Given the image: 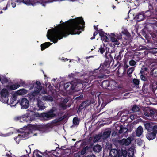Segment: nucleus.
<instances>
[{
  "label": "nucleus",
  "mask_w": 157,
  "mask_h": 157,
  "mask_svg": "<svg viewBox=\"0 0 157 157\" xmlns=\"http://www.w3.org/2000/svg\"><path fill=\"white\" fill-rule=\"evenodd\" d=\"M58 25L57 27H55L52 30H48L47 36L51 42L54 43H57L58 40L63 37H65L69 35L79 34L82 31H84L85 23L82 17L71 19L67 21L66 23L68 25L64 26V23Z\"/></svg>",
  "instance_id": "f257e3e1"
},
{
  "label": "nucleus",
  "mask_w": 157,
  "mask_h": 157,
  "mask_svg": "<svg viewBox=\"0 0 157 157\" xmlns=\"http://www.w3.org/2000/svg\"><path fill=\"white\" fill-rule=\"evenodd\" d=\"M110 63L105 60L104 63L100 64L99 67L94 71L90 72V76L88 77L89 80L98 78H105L108 77V74L110 73L109 69Z\"/></svg>",
  "instance_id": "f03ea898"
},
{
  "label": "nucleus",
  "mask_w": 157,
  "mask_h": 157,
  "mask_svg": "<svg viewBox=\"0 0 157 157\" xmlns=\"http://www.w3.org/2000/svg\"><path fill=\"white\" fill-rule=\"evenodd\" d=\"M28 112L23 115V117H26V119L29 120V121H32L35 120L36 117H42L45 120H49L56 116V114L53 113L54 110L52 109H50L47 112H43L40 114L38 113H35L33 110L28 109Z\"/></svg>",
  "instance_id": "7ed1b4c3"
},
{
  "label": "nucleus",
  "mask_w": 157,
  "mask_h": 157,
  "mask_svg": "<svg viewBox=\"0 0 157 157\" xmlns=\"http://www.w3.org/2000/svg\"><path fill=\"white\" fill-rule=\"evenodd\" d=\"M50 127L49 125H33L30 127V128L25 130L24 132H21V134H18L17 136L14 138V140L17 141V140L18 138H28L29 135L33 133V130H38L39 131L44 132L48 131Z\"/></svg>",
  "instance_id": "20e7f679"
},
{
  "label": "nucleus",
  "mask_w": 157,
  "mask_h": 157,
  "mask_svg": "<svg viewBox=\"0 0 157 157\" xmlns=\"http://www.w3.org/2000/svg\"><path fill=\"white\" fill-rule=\"evenodd\" d=\"M149 76H148L147 83H150V88L154 92L157 88V66L152 64Z\"/></svg>",
  "instance_id": "39448f33"
},
{
  "label": "nucleus",
  "mask_w": 157,
  "mask_h": 157,
  "mask_svg": "<svg viewBox=\"0 0 157 157\" xmlns=\"http://www.w3.org/2000/svg\"><path fill=\"white\" fill-rule=\"evenodd\" d=\"M109 155L112 157H126L127 152L125 150L121 151L115 149H111L109 152Z\"/></svg>",
  "instance_id": "423d86ee"
},
{
  "label": "nucleus",
  "mask_w": 157,
  "mask_h": 157,
  "mask_svg": "<svg viewBox=\"0 0 157 157\" xmlns=\"http://www.w3.org/2000/svg\"><path fill=\"white\" fill-rule=\"evenodd\" d=\"M79 85H80L81 86L78 90H80L82 89V84L78 83L73 81H72L65 83L64 85V87L66 90L69 88L70 90H74L76 87H78Z\"/></svg>",
  "instance_id": "0eeeda50"
},
{
  "label": "nucleus",
  "mask_w": 157,
  "mask_h": 157,
  "mask_svg": "<svg viewBox=\"0 0 157 157\" xmlns=\"http://www.w3.org/2000/svg\"><path fill=\"white\" fill-rule=\"evenodd\" d=\"M9 92L6 89H3L1 91V101L4 103H7L8 101V95Z\"/></svg>",
  "instance_id": "6e6552de"
},
{
  "label": "nucleus",
  "mask_w": 157,
  "mask_h": 157,
  "mask_svg": "<svg viewBox=\"0 0 157 157\" xmlns=\"http://www.w3.org/2000/svg\"><path fill=\"white\" fill-rule=\"evenodd\" d=\"M15 1L17 2H22L26 4H31L33 5L36 3H40L42 0H15Z\"/></svg>",
  "instance_id": "1a4fd4ad"
},
{
  "label": "nucleus",
  "mask_w": 157,
  "mask_h": 157,
  "mask_svg": "<svg viewBox=\"0 0 157 157\" xmlns=\"http://www.w3.org/2000/svg\"><path fill=\"white\" fill-rule=\"evenodd\" d=\"M21 108L22 109H26L29 106V101L26 98H23L20 102Z\"/></svg>",
  "instance_id": "9d476101"
},
{
  "label": "nucleus",
  "mask_w": 157,
  "mask_h": 157,
  "mask_svg": "<svg viewBox=\"0 0 157 157\" xmlns=\"http://www.w3.org/2000/svg\"><path fill=\"white\" fill-rule=\"evenodd\" d=\"M145 128L148 131H157V125L153 126L149 123H147L144 124Z\"/></svg>",
  "instance_id": "9b49d317"
},
{
  "label": "nucleus",
  "mask_w": 157,
  "mask_h": 157,
  "mask_svg": "<svg viewBox=\"0 0 157 157\" xmlns=\"http://www.w3.org/2000/svg\"><path fill=\"white\" fill-rule=\"evenodd\" d=\"M68 101V100L67 98H65L63 100L61 101L59 105V107L62 110H65L67 109V107H70V105H68L66 104Z\"/></svg>",
  "instance_id": "f8f14e48"
},
{
  "label": "nucleus",
  "mask_w": 157,
  "mask_h": 157,
  "mask_svg": "<svg viewBox=\"0 0 157 157\" xmlns=\"http://www.w3.org/2000/svg\"><path fill=\"white\" fill-rule=\"evenodd\" d=\"M99 34L101 37V39L102 41L104 42H107L108 38L107 36V34L106 33L103 31L102 29H99Z\"/></svg>",
  "instance_id": "ddd939ff"
},
{
  "label": "nucleus",
  "mask_w": 157,
  "mask_h": 157,
  "mask_svg": "<svg viewBox=\"0 0 157 157\" xmlns=\"http://www.w3.org/2000/svg\"><path fill=\"white\" fill-rule=\"evenodd\" d=\"M145 17L144 12L143 11L138 13L135 17V19L138 21H143Z\"/></svg>",
  "instance_id": "4468645a"
},
{
  "label": "nucleus",
  "mask_w": 157,
  "mask_h": 157,
  "mask_svg": "<svg viewBox=\"0 0 157 157\" xmlns=\"http://www.w3.org/2000/svg\"><path fill=\"white\" fill-rule=\"evenodd\" d=\"M152 132H149L146 135V138L149 140H151L155 139L157 133V131H152Z\"/></svg>",
  "instance_id": "2eb2a0df"
},
{
  "label": "nucleus",
  "mask_w": 157,
  "mask_h": 157,
  "mask_svg": "<svg viewBox=\"0 0 157 157\" xmlns=\"http://www.w3.org/2000/svg\"><path fill=\"white\" fill-rule=\"evenodd\" d=\"M117 84L114 80L109 81V86L108 89L110 90H114L117 89Z\"/></svg>",
  "instance_id": "dca6fc26"
},
{
  "label": "nucleus",
  "mask_w": 157,
  "mask_h": 157,
  "mask_svg": "<svg viewBox=\"0 0 157 157\" xmlns=\"http://www.w3.org/2000/svg\"><path fill=\"white\" fill-rule=\"evenodd\" d=\"M37 105L39 108L37 109L35 107L34 108V110H43L45 108V106L44 105L43 103L40 100H37Z\"/></svg>",
  "instance_id": "f3484780"
},
{
  "label": "nucleus",
  "mask_w": 157,
  "mask_h": 157,
  "mask_svg": "<svg viewBox=\"0 0 157 157\" xmlns=\"http://www.w3.org/2000/svg\"><path fill=\"white\" fill-rule=\"evenodd\" d=\"M113 53V51L111 50V52L109 53V56H108V55L109 52H106L105 54V56L106 58L105 60H106L108 62H109V63H111L112 61H113V62L114 61V60L113 58V57L111 55V53Z\"/></svg>",
  "instance_id": "a211bd4d"
},
{
  "label": "nucleus",
  "mask_w": 157,
  "mask_h": 157,
  "mask_svg": "<svg viewBox=\"0 0 157 157\" xmlns=\"http://www.w3.org/2000/svg\"><path fill=\"white\" fill-rule=\"evenodd\" d=\"M155 114V112L152 109H148L147 110H145L144 111V115L148 117H153Z\"/></svg>",
  "instance_id": "6ab92c4d"
},
{
  "label": "nucleus",
  "mask_w": 157,
  "mask_h": 157,
  "mask_svg": "<svg viewBox=\"0 0 157 157\" xmlns=\"http://www.w3.org/2000/svg\"><path fill=\"white\" fill-rule=\"evenodd\" d=\"M110 39L111 41L113 42V44H111V46L113 47H114L116 45H119L120 43L118 40H117V39L115 37H110Z\"/></svg>",
  "instance_id": "aec40b11"
},
{
  "label": "nucleus",
  "mask_w": 157,
  "mask_h": 157,
  "mask_svg": "<svg viewBox=\"0 0 157 157\" xmlns=\"http://www.w3.org/2000/svg\"><path fill=\"white\" fill-rule=\"evenodd\" d=\"M42 89V86H36L34 87V92L32 93V95L34 96L35 95L38 94Z\"/></svg>",
  "instance_id": "412c9836"
},
{
  "label": "nucleus",
  "mask_w": 157,
  "mask_h": 157,
  "mask_svg": "<svg viewBox=\"0 0 157 157\" xmlns=\"http://www.w3.org/2000/svg\"><path fill=\"white\" fill-rule=\"evenodd\" d=\"M17 95L14 94L12 95V97H11V98L10 99V103L11 105L16 104L17 103V101H17Z\"/></svg>",
  "instance_id": "4be33fe9"
},
{
  "label": "nucleus",
  "mask_w": 157,
  "mask_h": 157,
  "mask_svg": "<svg viewBox=\"0 0 157 157\" xmlns=\"http://www.w3.org/2000/svg\"><path fill=\"white\" fill-rule=\"evenodd\" d=\"M123 51H120L119 53L118 54H115L114 56V59L117 61V62H119V61L121 60L122 57L123 56V55L122 54Z\"/></svg>",
  "instance_id": "5701e85b"
},
{
  "label": "nucleus",
  "mask_w": 157,
  "mask_h": 157,
  "mask_svg": "<svg viewBox=\"0 0 157 157\" xmlns=\"http://www.w3.org/2000/svg\"><path fill=\"white\" fill-rule=\"evenodd\" d=\"M20 85L18 83L11 84L7 86V88L10 90H15L20 87Z\"/></svg>",
  "instance_id": "b1692460"
},
{
  "label": "nucleus",
  "mask_w": 157,
  "mask_h": 157,
  "mask_svg": "<svg viewBox=\"0 0 157 157\" xmlns=\"http://www.w3.org/2000/svg\"><path fill=\"white\" fill-rule=\"evenodd\" d=\"M52 44L50 42H46L42 44L41 45V51L45 50L47 48L49 47Z\"/></svg>",
  "instance_id": "393cba45"
},
{
  "label": "nucleus",
  "mask_w": 157,
  "mask_h": 157,
  "mask_svg": "<svg viewBox=\"0 0 157 157\" xmlns=\"http://www.w3.org/2000/svg\"><path fill=\"white\" fill-rule=\"evenodd\" d=\"M118 129H119V130L118 131V133L119 134H121L123 133V132H126L128 130L127 128L123 126L122 125H120L118 127Z\"/></svg>",
  "instance_id": "a878e982"
},
{
  "label": "nucleus",
  "mask_w": 157,
  "mask_h": 157,
  "mask_svg": "<svg viewBox=\"0 0 157 157\" xmlns=\"http://www.w3.org/2000/svg\"><path fill=\"white\" fill-rule=\"evenodd\" d=\"M109 81L108 80H105L103 81L101 84V86L104 89L109 88Z\"/></svg>",
  "instance_id": "bb28decb"
},
{
  "label": "nucleus",
  "mask_w": 157,
  "mask_h": 157,
  "mask_svg": "<svg viewBox=\"0 0 157 157\" xmlns=\"http://www.w3.org/2000/svg\"><path fill=\"white\" fill-rule=\"evenodd\" d=\"M102 147L99 145H96L94 146L93 150L95 152H99L101 150Z\"/></svg>",
  "instance_id": "cd10ccee"
},
{
  "label": "nucleus",
  "mask_w": 157,
  "mask_h": 157,
  "mask_svg": "<svg viewBox=\"0 0 157 157\" xmlns=\"http://www.w3.org/2000/svg\"><path fill=\"white\" fill-rule=\"evenodd\" d=\"M111 134V131L110 130H107L104 132L102 135V137L103 138L105 139L108 138L110 135Z\"/></svg>",
  "instance_id": "c85d7f7f"
},
{
  "label": "nucleus",
  "mask_w": 157,
  "mask_h": 157,
  "mask_svg": "<svg viewBox=\"0 0 157 157\" xmlns=\"http://www.w3.org/2000/svg\"><path fill=\"white\" fill-rule=\"evenodd\" d=\"M143 132L142 128L141 126H139L137 128L136 132V135L137 136L139 137L141 136Z\"/></svg>",
  "instance_id": "c756f323"
},
{
  "label": "nucleus",
  "mask_w": 157,
  "mask_h": 157,
  "mask_svg": "<svg viewBox=\"0 0 157 157\" xmlns=\"http://www.w3.org/2000/svg\"><path fill=\"white\" fill-rule=\"evenodd\" d=\"M131 110L133 112H139L140 110V109L139 107L136 104L133 105Z\"/></svg>",
  "instance_id": "7c9ffc66"
},
{
  "label": "nucleus",
  "mask_w": 157,
  "mask_h": 157,
  "mask_svg": "<svg viewBox=\"0 0 157 157\" xmlns=\"http://www.w3.org/2000/svg\"><path fill=\"white\" fill-rule=\"evenodd\" d=\"M27 92L26 90L24 89H20L17 91V93L19 95H23L26 94Z\"/></svg>",
  "instance_id": "2f4dec72"
},
{
  "label": "nucleus",
  "mask_w": 157,
  "mask_h": 157,
  "mask_svg": "<svg viewBox=\"0 0 157 157\" xmlns=\"http://www.w3.org/2000/svg\"><path fill=\"white\" fill-rule=\"evenodd\" d=\"M149 52L150 53L157 56V48H151L149 50Z\"/></svg>",
  "instance_id": "473e14b6"
},
{
  "label": "nucleus",
  "mask_w": 157,
  "mask_h": 157,
  "mask_svg": "<svg viewBox=\"0 0 157 157\" xmlns=\"http://www.w3.org/2000/svg\"><path fill=\"white\" fill-rule=\"evenodd\" d=\"M140 78L143 81H146L145 83L146 84L149 85V86H150V83H147V80H148V78H147V77L144 75H140Z\"/></svg>",
  "instance_id": "72a5a7b5"
},
{
  "label": "nucleus",
  "mask_w": 157,
  "mask_h": 157,
  "mask_svg": "<svg viewBox=\"0 0 157 157\" xmlns=\"http://www.w3.org/2000/svg\"><path fill=\"white\" fill-rule=\"evenodd\" d=\"M73 123L74 125H78L79 123V120L77 117H75L73 120Z\"/></svg>",
  "instance_id": "f704fd0d"
},
{
  "label": "nucleus",
  "mask_w": 157,
  "mask_h": 157,
  "mask_svg": "<svg viewBox=\"0 0 157 157\" xmlns=\"http://www.w3.org/2000/svg\"><path fill=\"white\" fill-rule=\"evenodd\" d=\"M90 148V147L87 146L84 147L81 151V154L82 155L85 154L86 152V151L88 150Z\"/></svg>",
  "instance_id": "c9c22d12"
},
{
  "label": "nucleus",
  "mask_w": 157,
  "mask_h": 157,
  "mask_svg": "<svg viewBox=\"0 0 157 157\" xmlns=\"http://www.w3.org/2000/svg\"><path fill=\"white\" fill-rule=\"evenodd\" d=\"M44 98L45 101L51 102L53 101V98L50 95L45 96L44 97Z\"/></svg>",
  "instance_id": "e433bc0d"
},
{
  "label": "nucleus",
  "mask_w": 157,
  "mask_h": 157,
  "mask_svg": "<svg viewBox=\"0 0 157 157\" xmlns=\"http://www.w3.org/2000/svg\"><path fill=\"white\" fill-rule=\"evenodd\" d=\"M134 70V67H131L127 70V74L129 76H130V75L131 74H132V73Z\"/></svg>",
  "instance_id": "4c0bfd02"
},
{
  "label": "nucleus",
  "mask_w": 157,
  "mask_h": 157,
  "mask_svg": "<svg viewBox=\"0 0 157 157\" xmlns=\"http://www.w3.org/2000/svg\"><path fill=\"white\" fill-rule=\"evenodd\" d=\"M38 152L40 153H41L38 150H35L33 153V156H36V157H42V156L41 155H39L38 154Z\"/></svg>",
  "instance_id": "58836bf2"
},
{
  "label": "nucleus",
  "mask_w": 157,
  "mask_h": 157,
  "mask_svg": "<svg viewBox=\"0 0 157 157\" xmlns=\"http://www.w3.org/2000/svg\"><path fill=\"white\" fill-rule=\"evenodd\" d=\"M152 12V11L149 10H147V11H145V12H144V15H145V17H150L151 15Z\"/></svg>",
  "instance_id": "ea45409f"
},
{
  "label": "nucleus",
  "mask_w": 157,
  "mask_h": 157,
  "mask_svg": "<svg viewBox=\"0 0 157 157\" xmlns=\"http://www.w3.org/2000/svg\"><path fill=\"white\" fill-rule=\"evenodd\" d=\"M133 82L134 85L137 87L139 84L140 80L136 78H134L133 80Z\"/></svg>",
  "instance_id": "a19ab883"
},
{
  "label": "nucleus",
  "mask_w": 157,
  "mask_h": 157,
  "mask_svg": "<svg viewBox=\"0 0 157 157\" xmlns=\"http://www.w3.org/2000/svg\"><path fill=\"white\" fill-rule=\"evenodd\" d=\"M6 5L4 1L3 0H1L0 1V9L2 10V8L4 7H5V6Z\"/></svg>",
  "instance_id": "79ce46f5"
},
{
  "label": "nucleus",
  "mask_w": 157,
  "mask_h": 157,
  "mask_svg": "<svg viewBox=\"0 0 157 157\" xmlns=\"http://www.w3.org/2000/svg\"><path fill=\"white\" fill-rule=\"evenodd\" d=\"M84 103L86 105V107L90 105L91 104H92L93 102H91L90 100H87L84 101Z\"/></svg>",
  "instance_id": "37998d69"
},
{
  "label": "nucleus",
  "mask_w": 157,
  "mask_h": 157,
  "mask_svg": "<svg viewBox=\"0 0 157 157\" xmlns=\"http://www.w3.org/2000/svg\"><path fill=\"white\" fill-rule=\"evenodd\" d=\"M10 1L8 2L7 3L6 6L5 7H4L3 8H2L3 10H7L8 8V7L10 6Z\"/></svg>",
  "instance_id": "c03bdc74"
},
{
  "label": "nucleus",
  "mask_w": 157,
  "mask_h": 157,
  "mask_svg": "<svg viewBox=\"0 0 157 157\" xmlns=\"http://www.w3.org/2000/svg\"><path fill=\"white\" fill-rule=\"evenodd\" d=\"M83 98V95L82 94H81L79 96L75 97V100H77V101H79L81 100Z\"/></svg>",
  "instance_id": "a18cd8bd"
},
{
  "label": "nucleus",
  "mask_w": 157,
  "mask_h": 157,
  "mask_svg": "<svg viewBox=\"0 0 157 157\" xmlns=\"http://www.w3.org/2000/svg\"><path fill=\"white\" fill-rule=\"evenodd\" d=\"M98 51L101 54H103L105 51V49L104 48L102 47V46H101V47L99 48Z\"/></svg>",
  "instance_id": "49530a36"
},
{
  "label": "nucleus",
  "mask_w": 157,
  "mask_h": 157,
  "mask_svg": "<svg viewBox=\"0 0 157 157\" xmlns=\"http://www.w3.org/2000/svg\"><path fill=\"white\" fill-rule=\"evenodd\" d=\"M129 64L132 66H134L136 64V62L133 59H132L129 61Z\"/></svg>",
  "instance_id": "de8ad7c7"
},
{
  "label": "nucleus",
  "mask_w": 157,
  "mask_h": 157,
  "mask_svg": "<svg viewBox=\"0 0 157 157\" xmlns=\"http://www.w3.org/2000/svg\"><path fill=\"white\" fill-rule=\"evenodd\" d=\"M1 82L2 84L7 83L8 82V79L6 78H3L2 79H1Z\"/></svg>",
  "instance_id": "09e8293b"
},
{
  "label": "nucleus",
  "mask_w": 157,
  "mask_h": 157,
  "mask_svg": "<svg viewBox=\"0 0 157 157\" xmlns=\"http://www.w3.org/2000/svg\"><path fill=\"white\" fill-rule=\"evenodd\" d=\"M118 143L121 145H124V139H123L121 140H118Z\"/></svg>",
  "instance_id": "8fccbe9b"
},
{
  "label": "nucleus",
  "mask_w": 157,
  "mask_h": 157,
  "mask_svg": "<svg viewBox=\"0 0 157 157\" xmlns=\"http://www.w3.org/2000/svg\"><path fill=\"white\" fill-rule=\"evenodd\" d=\"M59 121V119H55L54 120L52 121V123L53 124H55L58 123Z\"/></svg>",
  "instance_id": "3c124183"
},
{
  "label": "nucleus",
  "mask_w": 157,
  "mask_h": 157,
  "mask_svg": "<svg viewBox=\"0 0 157 157\" xmlns=\"http://www.w3.org/2000/svg\"><path fill=\"white\" fill-rule=\"evenodd\" d=\"M112 147V144H107L106 145V148L108 149L111 150Z\"/></svg>",
  "instance_id": "603ef678"
},
{
  "label": "nucleus",
  "mask_w": 157,
  "mask_h": 157,
  "mask_svg": "<svg viewBox=\"0 0 157 157\" xmlns=\"http://www.w3.org/2000/svg\"><path fill=\"white\" fill-rule=\"evenodd\" d=\"M148 8L149 10H148L152 12V10H153V8L152 4L149 3L148 5Z\"/></svg>",
  "instance_id": "864d4df0"
},
{
  "label": "nucleus",
  "mask_w": 157,
  "mask_h": 157,
  "mask_svg": "<svg viewBox=\"0 0 157 157\" xmlns=\"http://www.w3.org/2000/svg\"><path fill=\"white\" fill-rule=\"evenodd\" d=\"M124 141V144L125 146H128L130 144L129 143V142H128L126 139H123Z\"/></svg>",
  "instance_id": "5fc2aeb1"
},
{
  "label": "nucleus",
  "mask_w": 157,
  "mask_h": 157,
  "mask_svg": "<svg viewBox=\"0 0 157 157\" xmlns=\"http://www.w3.org/2000/svg\"><path fill=\"white\" fill-rule=\"evenodd\" d=\"M98 31H96V32H94V33L93 34V37H91L90 38V39L91 40H93V39H95L96 35L98 34Z\"/></svg>",
  "instance_id": "6e6d98bb"
},
{
  "label": "nucleus",
  "mask_w": 157,
  "mask_h": 157,
  "mask_svg": "<svg viewBox=\"0 0 157 157\" xmlns=\"http://www.w3.org/2000/svg\"><path fill=\"white\" fill-rule=\"evenodd\" d=\"M115 37L117 39V40H119L122 39V36L121 35H119L117 34H116Z\"/></svg>",
  "instance_id": "4d7b16f0"
},
{
  "label": "nucleus",
  "mask_w": 157,
  "mask_h": 157,
  "mask_svg": "<svg viewBox=\"0 0 157 157\" xmlns=\"http://www.w3.org/2000/svg\"><path fill=\"white\" fill-rule=\"evenodd\" d=\"M119 133H118V132L117 131H114L113 132L112 134V135L113 136H114L116 135L117 134L118 135H119Z\"/></svg>",
  "instance_id": "13d9d810"
},
{
  "label": "nucleus",
  "mask_w": 157,
  "mask_h": 157,
  "mask_svg": "<svg viewBox=\"0 0 157 157\" xmlns=\"http://www.w3.org/2000/svg\"><path fill=\"white\" fill-rule=\"evenodd\" d=\"M80 105H81V107L83 109L84 108L86 107V106L84 103V102H82Z\"/></svg>",
  "instance_id": "bf43d9fd"
},
{
  "label": "nucleus",
  "mask_w": 157,
  "mask_h": 157,
  "mask_svg": "<svg viewBox=\"0 0 157 157\" xmlns=\"http://www.w3.org/2000/svg\"><path fill=\"white\" fill-rule=\"evenodd\" d=\"M81 105H80L79 106V107L77 110V112L78 113H80L82 109V108L81 107Z\"/></svg>",
  "instance_id": "052dcab7"
},
{
  "label": "nucleus",
  "mask_w": 157,
  "mask_h": 157,
  "mask_svg": "<svg viewBox=\"0 0 157 157\" xmlns=\"http://www.w3.org/2000/svg\"><path fill=\"white\" fill-rule=\"evenodd\" d=\"M145 72L144 71L142 68H141L140 71V74H141V75H144L145 74Z\"/></svg>",
  "instance_id": "680f3d73"
},
{
  "label": "nucleus",
  "mask_w": 157,
  "mask_h": 157,
  "mask_svg": "<svg viewBox=\"0 0 157 157\" xmlns=\"http://www.w3.org/2000/svg\"><path fill=\"white\" fill-rule=\"evenodd\" d=\"M135 115L131 114L130 116V117L132 120H133L134 119H135Z\"/></svg>",
  "instance_id": "e2e57ef3"
},
{
  "label": "nucleus",
  "mask_w": 157,
  "mask_h": 157,
  "mask_svg": "<svg viewBox=\"0 0 157 157\" xmlns=\"http://www.w3.org/2000/svg\"><path fill=\"white\" fill-rule=\"evenodd\" d=\"M126 139V140L128 141L129 142V143L130 144V143H131V141H132V140H131V137H128L127 138V139Z\"/></svg>",
  "instance_id": "0e129e2a"
},
{
  "label": "nucleus",
  "mask_w": 157,
  "mask_h": 157,
  "mask_svg": "<svg viewBox=\"0 0 157 157\" xmlns=\"http://www.w3.org/2000/svg\"><path fill=\"white\" fill-rule=\"evenodd\" d=\"M142 68L143 69L144 71L145 72H148V69L147 68L144 67Z\"/></svg>",
  "instance_id": "69168bd1"
},
{
  "label": "nucleus",
  "mask_w": 157,
  "mask_h": 157,
  "mask_svg": "<svg viewBox=\"0 0 157 157\" xmlns=\"http://www.w3.org/2000/svg\"><path fill=\"white\" fill-rule=\"evenodd\" d=\"M36 84L37 85V86H41V83L39 81H37L36 82Z\"/></svg>",
  "instance_id": "338daca9"
},
{
  "label": "nucleus",
  "mask_w": 157,
  "mask_h": 157,
  "mask_svg": "<svg viewBox=\"0 0 157 157\" xmlns=\"http://www.w3.org/2000/svg\"><path fill=\"white\" fill-rule=\"evenodd\" d=\"M86 157H96L95 156L92 154V155H88Z\"/></svg>",
  "instance_id": "774afa93"
}]
</instances>
